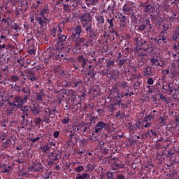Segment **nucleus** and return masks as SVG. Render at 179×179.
<instances>
[{
    "mask_svg": "<svg viewBox=\"0 0 179 179\" xmlns=\"http://www.w3.org/2000/svg\"><path fill=\"white\" fill-rule=\"evenodd\" d=\"M67 36L61 34L57 38V41L55 45L56 49H52L50 52L49 59L50 61H53L59 64L64 62H69L71 61V58L68 57L67 54L71 52L72 50V45L69 44L65 45V41H66Z\"/></svg>",
    "mask_w": 179,
    "mask_h": 179,
    "instance_id": "1",
    "label": "nucleus"
},
{
    "mask_svg": "<svg viewBox=\"0 0 179 179\" xmlns=\"http://www.w3.org/2000/svg\"><path fill=\"white\" fill-rule=\"evenodd\" d=\"M22 92L24 93V96L22 98L20 95H15L13 98V102H8V106L12 107H17V108H23V104L27 103L29 97H30V93L31 91L29 87H22Z\"/></svg>",
    "mask_w": 179,
    "mask_h": 179,
    "instance_id": "2",
    "label": "nucleus"
},
{
    "mask_svg": "<svg viewBox=\"0 0 179 179\" xmlns=\"http://www.w3.org/2000/svg\"><path fill=\"white\" fill-rule=\"evenodd\" d=\"M134 41L136 44L134 51L136 58H148V54L146 52L148 48V42L141 37L135 38Z\"/></svg>",
    "mask_w": 179,
    "mask_h": 179,
    "instance_id": "3",
    "label": "nucleus"
},
{
    "mask_svg": "<svg viewBox=\"0 0 179 179\" xmlns=\"http://www.w3.org/2000/svg\"><path fill=\"white\" fill-rule=\"evenodd\" d=\"M104 129H107V124L103 121L97 122L92 129V136L97 138L100 135V132H103Z\"/></svg>",
    "mask_w": 179,
    "mask_h": 179,
    "instance_id": "4",
    "label": "nucleus"
},
{
    "mask_svg": "<svg viewBox=\"0 0 179 179\" xmlns=\"http://www.w3.org/2000/svg\"><path fill=\"white\" fill-rule=\"evenodd\" d=\"M85 33L88 36V41L90 43H93L94 40H96L97 36H99V32H97V29L93 27V25H90L89 27H86L83 28Z\"/></svg>",
    "mask_w": 179,
    "mask_h": 179,
    "instance_id": "5",
    "label": "nucleus"
},
{
    "mask_svg": "<svg viewBox=\"0 0 179 179\" xmlns=\"http://www.w3.org/2000/svg\"><path fill=\"white\" fill-rule=\"evenodd\" d=\"M28 171L34 173H44V165L41 162H33L28 166Z\"/></svg>",
    "mask_w": 179,
    "mask_h": 179,
    "instance_id": "6",
    "label": "nucleus"
},
{
    "mask_svg": "<svg viewBox=\"0 0 179 179\" xmlns=\"http://www.w3.org/2000/svg\"><path fill=\"white\" fill-rule=\"evenodd\" d=\"M80 20L83 29L92 25V15L89 13L83 14L80 17Z\"/></svg>",
    "mask_w": 179,
    "mask_h": 179,
    "instance_id": "7",
    "label": "nucleus"
},
{
    "mask_svg": "<svg viewBox=\"0 0 179 179\" xmlns=\"http://www.w3.org/2000/svg\"><path fill=\"white\" fill-rule=\"evenodd\" d=\"M109 164H110V169L112 170H118L120 169H123L124 164L121 161L118 159L117 157H113L110 159V160L108 162Z\"/></svg>",
    "mask_w": 179,
    "mask_h": 179,
    "instance_id": "8",
    "label": "nucleus"
},
{
    "mask_svg": "<svg viewBox=\"0 0 179 179\" xmlns=\"http://www.w3.org/2000/svg\"><path fill=\"white\" fill-rule=\"evenodd\" d=\"M157 44L159 45H163L164 44H167L170 41V37L167 36V33L161 31L158 36Z\"/></svg>",
    "mask_w": 179,
    "mask_h": 179,
    "instance_id": "9",
    "label": "nucleus"
},
{
    "mask_svg": "<svg viewBox=\"0 0 179 179\" xmlns=\"http://www.w3.org/2000/svg\"><path fill=\"white\" fill-rule=\"evenodd\" d=\"M61 26H62V24H58L57 25H55L52 28H50V35L52 37L56 38L59 35L62 34Z\"/></svg>",
    "mask_w": 179,
    "mask_h": 179,
    "instance_id": "10",
    "label": "nucleus"
},
{
    "mask_svg": "<svg viewBox=\"0 0 179 179\" xmlns=\"http://www.w3.org/2000/svg\"><path fill=\"white\" fill-rule=\"evenodd\" d=\"M73 131H74L75 132H77L80 135L85 136L86 134L85 133L88 132L89 131V126L86 124H84L82 126L74 125L73 126Z\"/></svg>",
    "mask_w": 179,
    "mask_h": 179,
    "instance_id": "11",
    "label": "nucleus"
},
{
    "mask_svg": "<svg viewBox=\"0 0 179 179\" xmlns=\"http://www.w3.org/2000/svg\"><path fill=\"white\" fill-rule=\"evenodd\" d=\"M142 7L144 13H148L149 15H150V13H153V12L156 10L154 3H145L143 4Z\"/></svg>",
    "mask_w": 179,
    "mask_h": 179,
    "instance_id": "12",
    "label": "nucleus"
},
{
    "mask_svg": "<svg viewBox=\"0 0 179 179\" xmlns=\"http://www.w3.org/2000/svg\"><path fill=\"white\" fill-rule=\"evenodd\" d=\"M150 62L151 63V66H164V60L159 59L157 57H152L150 59Z\"/></svg>",
    "mask_w": 179,
    "mask_h": 179,
    "instance_id": "13",
    "label": "nucleus"
},
{
    "mask_svg": "<svg viewBox=\"0 0 179 179\" xmlns=\"http://www.w3.org/2000/svg\"><path fill=\"white\" fill-rule=\"evenodd\" d=\"M143 75H144V76L146 78H150V76H155L156 73L155 72V69H153L152 66H148L144 69Z\"/></svg>",
    "mask_w": 179,
    "mask_h": 179,
    "instance_id": "14",
    "label": "nucleus"
},
{
    "mask_svg": "<svg viewBox=\"0 0 179 179\" xmlns=\"http://www.w3.org/2000/svg\"><path fill=\"white\" fill-rule=\"evenodd\" d=\"M111 145L108 143H103L100 146V150L101 153L103 155H108V153H111Z\"/></svg>",
    "mask_w": 179,
    "mask_h": 179,
    "instance_id": "15",
    "label": "nucleus"
},
{
    "mask_svg": "<svg viewBox=\"0 0 179 179\" xmlns=\"http://www.w3.org/2000/svg\"><path fill=\"white\" fill-rule=\"evenodd\" d=\"M48 15H50V6L48 4H45L41 10L39 16L43 18L48 19Z\"/></svg>",
    "mask_w": 179,
    "mask_h": 179,
    "instance_id": "16",
    "label": "nucleus"
},
{
    "mask_svg": "<svg viewBox=\"0 0 179 179\" xmlns=\"http://www.w3.org/2000/svg\"><path fill=\"white\" fill-rule=\"evenodd\" d=\"M108 78H109V79H112L113 80H117V79L120 78V71L117 69L109 70Z\"/></svg>",
    "mask_w": 179,
    "mask_h": 179,
    "instance_id": "17",
    "label": "nucleus"
},
{
    "mask_svg": "<svg viewBox=\"0 0 179 179\" xmlns=\"http://www.w3.org/2000/svg\"><path fill=\"white\" fill-rule=\"evenodd\" d=\"M69 100H71L73 106H80V103H77L75 101L76 100V92L75 90H70L69 92Z\"/></svg>",
    "mask_w": 179,
    "mask_h": 179,
    "instance_id": "18",
    "label": "nucleus"
},
{
    "mask_svg": "<svg viewBox=\"0 0 179 179\" xmlns=\"http://www.w3.org/2000/svg\"><path fill=\"white\" fill-rule=\"evenodd\" d=\"M0 140L3 142V146H5V148H8V146H9V136L6 133L3 132L0 134Z\"/></svg>",
    "mask_w": 179,
    "mask_h": 179,
    "instance_id": "19",
    "label": "nucleus"
},
{
    "mask_svg": "<svg viewBox=\"0 0 179 179\" xmlns=\"http://www.w3.org/2000/svg\"><path fill=\"white\" fill-rule=\"evenodd\" d=\"M157 24H158L159 29L162 30L161 31H163V33H166V31L170 29V25H169V24L167 23L159 21L157 22Z\"/></svg>",
    "mask_w": 179,
    "mask_h": 179,
    "instance_id": "20",
    "label": "nucleus"
},
{
    "mask_svg": "<svg viewBox=\"0 0 179 179\" xmlns=\"http://www.w3.org/2000/svg\"><path fill=\"white\" fill-rule=\"evenodd\" d=\"M36 20L39 23L41 29L45 27L49 22L48 18H43V17H37Z\"/></svg>",
    "mask_w": 179,
    "mask_h": 179,
    "instance_id": "21",
    "label": "nucleus"
},
{
    "mask_svg": "<svg viewBox=\"0 0 179 179\" xmlns=\"http://www.w3.org/2000/svg\"><path fill=\"white\" fill-rule=\"evenodd\" d=\"M133 6H134V3L131 1H127L123 6L122 9L124 12H125L126 13H128V12H132Z\"/></svg>",
    "mask_w": 179,
    "mask_h": 179,
    "instance_id": "22",
    "label": "nucleus"
},
{
    "mask_svg": "<svg viewBox=\"0 0 179 179\" xmlns=\"http://www.w3.org/2000/svg\"><path fill=\"white\" fill-rule=\"evenodd\" d=\"M78 62L80 64L81 68H86V65H87V59L83 55H80L78 57Z\"/></svg>",
    "mask_w": 179,
    "mask_h": 179,
    "instance_id": "23",
    "label": "nucleus"
},
{
    "mask_svg": "<svg viewBox=\"0 0 179 179\" xmlns=\"http://www.w3.org/2000/svg\"><path fill=\"white\" fill-rule=\"evenodd\" d=\"M106 71H111L113 68L115 67V61L113 59H110L108 60L106 59Z\"/></svg>",
    "mask_w": 179,
    "mask_h": 179,
    "instance_id": "24",
    "label": "nucleus"
},
{
    "mask_svg": "<svg viewBox=\"0 0 179 179\" xmlns=\"http://www.w3.org/2000/svg\"><path fill=\"white\" fill-rule=\"evenodd\" d=\"M173 48L176 53L173 54V59L179 62V43H174Z\"/></svg>",
    "mask_w": 179,
    "mask_h": 179,
    "instance_id": "25",
    "label": "nucleus"
},
{
    "mask_svg": "<svg viewBox=\"0 0 179 179\" xmlns=\"http://www.w3.org/2000/svg\"><path fill=\"white\" fill-rule=\"evenodd\" d=\"M170 72L171 75V79H174V78H176V75H177V65H176V63H172L171 64Z\"/></svg>",
    "mask_w": 179,
    "mask_h": 179,
    "instance_id": "26",
    "label": "nucleus"
},
{
    "mask_svg": "<svg viewBox=\"0 0 179 179\" xmlns=\"http://www.w3.org/2000/svg\"><path fill=\"white\" fill-rule=\"evenodd\" d=\"M35 95H36V100L37 101H39L40 103L41 101H43V99L45 97V93H44V90H41L40 92H36Z\"/></svg>",
    "mask_w": 179,
    "mask_h": 179,
    "instance_id": "27",
    "label": "nucleus"
},
{
    "mask_svg": "<svg viewBox=\"0 0 179 179\" xmlns=\"http://www.w3.org/2000/svg\"><path fill=\"white\" fill-rule=\"evenodd\" d=\"M148 135L149 138H151V139H156V138H159V135L156 129H149L148 131Z\"/></svg>",
    "mask_w": 179,
    "mask_h": 179,
    "instance_id": "28",
    "label": "nucleus"
},
{
    "mask_svg": "<svg viewBox=\"0 0 179 179\" xmlns=\"http://www.w3.org/2000/svg\"><path fill=\"white\" fill-rule=\"evenodd\" d=\"M76 47H80V45H87L86 43V38L85 37L79 36V38L76 42Z\"/></svg>",
    "mask_w": 179,
    "mask_h": 179,
    "instance_id": "29",
    "label": "nucleus"
},
{
    "mask_svg": "<svg viewBox=\"0 0 179 179\" xmlns=\"http://www.w3.org/2000/svg\"><path fill=\"white\" fill-rule=\"evenodd\" d=\"M27 79H29L31 83L36 82L38 80V77H36V73L34 71H30L27 73Z\"/></svg>",
    "mask_w": 179,
    "mask_h": 179,
    "instance_id": "30",
    "label": "nucleus"
},
{
    "mask_svg": "<svg viewBox=\"0 0 179 179\" xmlns=\"http://www.w3.org/2000/svg\"><path fill=\"white\" fill-rule=\"evenodd\" d=\"M21 108L23 113L22 118L23 121H24V118H26V117H29V114H30V108L29 106H24V108L22 107Z\"/></svg>",
    "mask_w": 179,
    "mask_h": 179,
    "instance_id": "31",
    "label": "nucleus"
},
{
    "mask_svg": "<svg viewBox=\"0 0 179 179\" xmlns=\"http://www.w3.org/2000/svg\"><path fill=\"white\" fill-rule=\"evenodd\" d=\"M61 159V156L59 154L55 152H51L49 155L48 160H52L53 162H57V160H59Z\"/></svg>",
    "mask_w": 179,
    "mask_h": 179,
    "instance_id": "32",
    "label": "nucleus"
},
{
    "mask_svg": "<svg viewBox=\"0 0 179 179\" xmlns=\"http://www.w3.org/2000/svg\"><path fill=\"white\" fill-rule=\"evenodd\" d=\"M31 111L34 115H38L40 114V106L33 105L31 106Z\"/></svg>",
    "mask_w": 179,
    "mask_h": 179,
    "instance_id": "33",
    "label": "nucleus"
},
{
    "mask_svg": "<svg viewBox=\"0 0 179 179\" xmlns=\"http://www.w3.org/2000/svg\"><path fill=\"white\" fill-rule=\"evenodd\" d=\"M118 85L120 89H124V90H127V91L129 90L130 89L129 84L127 81H121L118 83Z\"/></svg>",
    "mask_w": 179,
    "mask_h": 179,
    "instance_id": "34",
    "label": "nucleus"
},
{
    "mask_svg": "<svg viewBox=\"0 0 179 179\" xmlns=\"http://www.w3.org/2000/svg\"><path fill=\"white\" fill-rule=\"evenodd\" d=\"M79 37H80V35H78V34H76V32L73 31L72 34L70 36H69V41L76 43V41H78Z\"/></svg>",
    "mask_w": 179,
    "mask_h": 179,
    "instance_id": "35",
    "label": "nucleus"
},
{
    "mask_svg": "<svg viewBox=\"0 0 179 179\" xmlns=\"http://www.w3.org/2000/svg\"><path fill=\"white\" fill-rule=\"evenodd\" d=\"M122 98L120 95V91L117 92L116 96H115V106H121Z\"/></svg>",
    "mask_w": 179,
    "mask_h": 179,
    "instance_id": "36",
    "label": "nucleus"
},
{
    "mask_svg": "<svg viewBox=\"0 0 179 179\" xmlns=\"http://www.w3.org/2000/svg\"><path fill=\"white\" fill-rule=\"evenodd\" d=\"M167 90L168 92H169V93H173V94H176L178 90L176 89V87H174V84L173 83H171L168 85Z\"/></svg>",
    "mask_w": 179,
    "mask_h": 179,
    "instance_id": "37",
    "label": "nucleus"
},
{
    "mask_svg": "<svg viewBox=\"0 0 179 179\" xmlns=\"http://www.w3.org/2000/svg\"><path fill=\"white\" fill-rule=\"evenodd\" d=\"M95 19L97 22V24H104V22L106 21L103 15H96Z\"/></svg>",
    "mask_w": 179,
    "mask_h": 179,
    "instance_id": "38",
    "label": "nucleus"
},
{
    "mask_svg": "<svg viewBox=\"0 0 179 179\" xmlns=\"http://www.w3.org/2000/svg\"><path fill=\"white\" fill-rule=\"evenodd\" d=\"M90 178V174L89 173H77V176L76 177V179H88Z\"/></svg>",
    "mask_w": 179,
    "mask_h": 179,
    "instance_id": "39",
    "label": "nucleus"
},
{
    "mask_svg": "<svg viewBox=\"0 0 179 179\" xmlns=\"http://www.w3.org/2000/svg\"><path fill=\"white\" fill-rule=\"evenodd\" d=\"M87 76H90V79H93L94 78L96 77V71H94V69H87Z\"/></svg>",
    "mask_w": 179,
    "mask_h": 179,
    "instance_id": "40",
    "label": "nucleus"
},
{
    "mask_svg": "<svg viewBox=\"0 0 179 179\" xmlns=\"http://www.w3.org/2000/svg\"><path fill=\"white\" fill-rule=\"evenodd\" d=\"M137 59H138V68L144 66V65L146 64V61H148V59L145 58V57Z\"/></svg>",
    "mask_w": 179,
    "mask_h": 179,
    "instance_id": "41",
    "label": "nucleus"
},
{
    "mask_svg": "<svg viewBox=\"0 0 179 179\" xmlns=\"http://www.w3.org/2000/svg\"><path fill=\"white\" fill-rule=\"evenodd\" d=\"M69 142L71 143H76L78 142V137L75 136V134H72V131H71V134L69 135Z\"/></svg>",
    "mask_w": 179,
    "mask_h": 179,
    "instance_id": "42",
    "label": "nucleus"
},
{
    "mask_svg": "<svg viewBox=\"0 0 179 179\" xmlns=\"http://www.w3.org/2000/svg\"><path fill=\"white\" fill-rule=\"evenodd\" d=\"M178 36H179L178 30L177 29L173 30L172 32V36H171L172 40H173V41H177V40H178Z\"/></svg>",
    "mask_w": 179,
    "mask_h": 179,
    "instance_id": "43",
    "label": "nucleus"
},
{
    "mask_svg": "<svg viewBox=\"0 0 179 179\" xmlns=\"http://www.w3.org/2000/svg\"><path fill=\"white\" fill-rule=\"evenodd\" d=\"M17 108H18L16 106H9V107L7 108V114H13V113H15L17 110Z\"/></svg>",
    "mask_w": 179,
    "mask_h": 179,
    "instance_id": "44",
    "label": "nucleus"
},
{
    "mask_svg": "<svg viewBox=\"0 0 179 179\" xmlns=\"http://www.w3.org/2000/svg\"><path fill=\"white\" fill-rule=\"evenodd\" d=\"M87 145H89V139H87V138L82 139L80 141V148H86V146H87Z\"/></svg>",
    "mask_w": 179,
    "mask_h": 179,
    "instance_id": "45",
    "label": "nucleus"
},
{
    "mask_svg": "<svg viewBox=\"0 0 179 179\" xmlns=\"http://www.w3.org/2000/svg\"><path fill=\"white\" fill-rule=\"evenodd\" d=\"M106 22L108 23V29H113L114 27V17L106 19Z\"/></svg>",
    "mask_w": 179,
    "mask_h": 179,
    "instance_id": "46",
    "label": "nucleus"
},
{
    "mask_svg": "<svg viewBox=\"0 0 179 179\" xmlns=\"http://www.w3.org/2000/svg\"><path fill=\"white\" fill-rule=\"evenodd\" d=\"M73 32L76 33V34H78V36H80V34L82 33V26L80 24H78Z\"/></svg>",
    "mask_w": 179,
    "mask_h": 179,
    "instance_id": "47",
    "label": "nucleus"
},
{
    "mask_svg": "<svg viewBox=\"0 0 179 179\" xmlns=\"http://www.w3.org/2000/svg\"><path fill=\"white\" fill-rule=\"evenodd\" d=\"M41 149L44 153H47V152L50 151L51 147L49 145L48 143H47L44 146L41 147Z\"/></svg>",
    "mask_w": 179,
    "mask_h": 179,
    "instance_id": "48",
    "label": "nucleus"
},
{
    "mask_svg": "<svg viewBox=\"0 0 179 179\" xmlns=\"http://www.w3.org/2000/svg\"><path fill=\"white\" fill-rule=\"evenodd\" d=\"M135 127L137 129H143V120L141 121H138L135 123Z\"/></svg>",
    "mask_w": 179,
    "mask_h": 179,
    "instance_id": "49",
    "label": "nucleus"
},
{
    "mask_svg": "<svg viewBox=\"0 0 179 179\" xmlns=\"http://www.w3.org/2000/svg\"><path fill=\"white\" fill-rule=\"evenodd\" d=\"M19 79H20V78L17 76H11L8 80H9V82H12L13 83H15L17 82V80H19Z\"/></svg>",
    "mask_w": 179,
    "mask_h": 179,
    "instance_id": "50",
    "label": "nucleus"
},
{
    "mask_svg": "<svg viewBox=\"0 0 179 179\" xmlns=\"http://www.w3.org/2000/svg\"><path fill=\"white\" fill-rule=\"evenodd\" d=\"M120 27L121 31H124L125 29H127V23L125 22V21H120Z\"/></svg>",
    "mask_w": 179,
    "mask_h": 179,
    "instance_id": "51",
    "label": "nucleus"
},
{
    "mask_svg": "<svg viewBox=\"0 0 179 179\" xmlns=\"http://www.w3.org/2000/svg\"><path fill=\"white\" fill-rule=\"evenodd\" d=\"M155 115H148L147 116L145 117L144 120H143V122H148V121H152V120H153Z\"/></svg>",
    "mask_w": 179,
    "mask_h": 179,
    "instance_id": "52",
    "label": "nucleus"
},
{
    "mask_svg": "<svg viewBox=\"0 0 179 179\" xmlns=\"http://www.w3.org/2000/svg\"><path fill=\"white\" fill-rule=\"evenodd\" d=\"M117 65L118 66H120V68L124 65V64H125V62H127V59H117Z\"/></svg>",
    "mask_w": 179,
    "mask_h": 179,
    "instance_id": "53",
    "label": "nucleus"
},
{
    "mask_svg": "<svg viewBox=\"0 0 179 179\" xmlns=\"http://www.w3.org/2000/svg\"><path fill=\"white\" fill-rule=\"evenodd\" d=\"M50 174H51V172H49L48 171H46L42 175V178H43V179H49Z\"/></svg>",
    "mask_w": 179,
    "mask_h": 179,
    "instance_id": "54",
    "label": "nucleus"
},
{
    "mask_svg": "<svg viewBox=\"0 0 179 179\" xmlns=\"http://www.w3.org/2000/svg\"><path fill=\"white\" fill-rule=\"evenodd\" d=\"M10 170H12V167H10V166H6L3 169V173H6V174H9L10 173Z\"/></svg>",
    "mask_w": 179,
    "mask_h": 179,
    "instance_id": "55",
    "label": "nucleus"
},
{
    "mask_svg": "<svg viewBox=\"0 0 179 179\" xmlns=\"http://www.w3.org/2000/svg\"><path fill=\"white\" fill-rule=\"evenodd\" d=\"M22 87L19 85H17V83L15 84V87H14V92H17V93H20V92H22Z\"/></svg>",
    "mask_w": 179,
    "mask_h": 179,
    "instance_id": "56",
    "label": "nucleus"
},
{
    "mask_svg": "<svg viewBox=\"0 0 179 179\" xmlns=\"http://www.w3.org/2000/svg\"><path fill=\"white\" fill-rule=\"evenodd\" d=\"M85 170V167L83 166H78V167L75 168V171L76 173H82Z\"/></svg>",
    "mask_w": 179,
    "mask_h": 179,
    "instance_id": "57",
    "label": "nucleus"
},
{
    "mask_svg": "<svg viewBox=\"0 0 179 179\" xmlns=\"http://www.w3.org/2000/svg\"><path fill=\"white\" fill-rule=\"evenodd\" d=\"M55 113H57L56 109H53L50 110L49 117H51V118H54L55 117Z\"/></svg>",
    "mask_w": 179,
    "mask_h": 179,
    "instance_id": "58",
    "label": "nucleus"
},
{
    "mask_svg": "<svg viewBox=\"0 0 179 179\" xmlns=\"http://www.w3.org/2000/svg\"><path fill=\"white\" fill-rule=\"evenodd\" d=\"M143 122V129L150 128L152 127V122Z\"/></svg>",
    "mask_w": 179,
    "mask_h": 179,
    "instance_id": "59",
    "label": "nucleus"
},
{
    "mask_svg": "<svg viewBox=\"0 0 179 179\" xmlns=\"http://www.w3.org/2000/svg\"><path fill=\"white\" fill-rule=\"evenodd\" d=\"M145 90L147 93H153V87H152L150 85H147L145 87Z\"/></svg>",
    "mask_w": 179,
    "mask_h": 179,
    "instance_id": "60",
    "label": "nucleus"
},
{
    "mask_svg": "<svg viewBox=\"0 0 179 179\" xmlns=\"http://www.w3.org/2000/svg\"><path fill=\"white\" fill-rule=\"evenodd\" d=\"M24 124H25V125H31V121H33L32 120H31V118H30V117H27V120H26V122H24Z\"/></svg>",
    "mask_w": 179,
    "mask_h": 179,
    "instance_id": "61",
    "label": "nucleus"
},
{
    "mask_svg": "<svg viewBox=\"0 0 179 179\" xmlns=\"http://www.w3.org/2000/svg\"><path fill=\"white\" fill-rule=\"evenodd\" d=\"M82 86V80H79L74 83V87H80Z\"/></svg>",
    "mask_w": 179,
    "mask_h": 179,
    "instance_id": "62",
    "label": "nucleus"
},
{
    "mask_svg": "<svg viewBox=\"0 0 179 179\" xmlns=\"http://www.w3.org/2000/svg\"><path fill=\"white\" fill-rule=\"evenodd\" d=\"M69 122V117H64L62 120V124H66Z\"/></svg>",
    "mask_w": 179,
    "mask_h": 179,
    "instance_id": "63",
    "label": "nucleus"
},
{
    "mask_svg": "<svg viewBox=\"0 0 179 179\" xmlns=\"http://www.w3.org/2000/svg\"><path fill=\"white\" fill-rule=\"evenodd\" d=\"M48 144L50 147L52 148V146H55V141L54 140H49L48 142Z\"/></svg>",
    "mask_w": 179,
    "mask_h": 179,
    "instance_id": "64",
    "label": "nucleus"
}]
</instances>
